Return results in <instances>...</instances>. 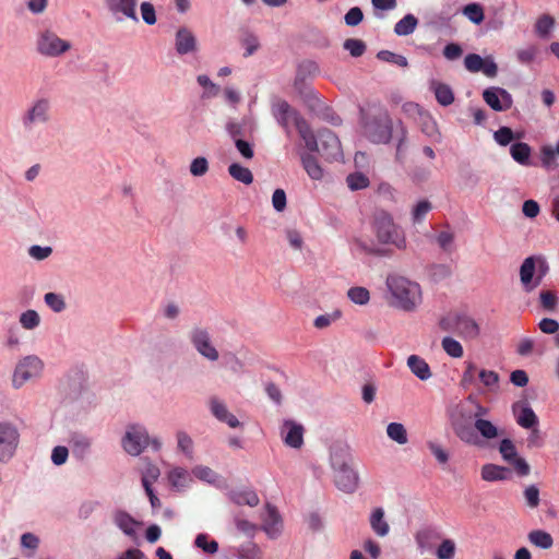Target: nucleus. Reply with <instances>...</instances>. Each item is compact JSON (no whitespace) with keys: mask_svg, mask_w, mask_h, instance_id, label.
<instances>
[{"mask_svg":"<svg viewBox=\"0 0 559 559\" xmlns=\"http://www.w3.org/2000/svg\"><path fill=\"white\" fill-rule=\"evenodd\" d=\"M237 556L239 559H262L263 557L260 547L252 542L239 546L237 548Z\"/></svg>","mask_w":559,"mask_h":559,"instance_id":"42","label":"nucleus"},{"mask_svg":"<svg viewBox=\"0 0 559 559\" xmlns=\"http://www.w3.org/2000/svg\"><path fill=\"white\" fill-rule=\"evenodd\" d=\"M370 292L366 287L362 286H356L352 287V302L359 305V306H366L370 301Z\"/></svg>","mask_w":559,"mask_h":559,"instance_id":"51","label":"nucleus"},{"mask_svg":"<svg viewBox=\"0 0 559 559\" xmlns=\"http://www.w3.org/2000/svg\"><path fill=\"white\" fill-rule=\"evenodd\" d=\"M71 48L69 41L61 39L55 33L46 31L37 39V50L46 57H58Z\"/></svg>","mask_w":559,"mask_h":559,"instance_id":"13","label":"nucleus"},{"mask_svg":"<svg viewBox=\"0 0 559 559\" xmlns=\"http://www.w3.org/2000/svg\"><path fill=\"white\" fill-rule=\"evenodd\" d=\"M176 51L179 55H187L197 50V38L187 27H180L175 38Z\"/></svg>","mask_w":559,"mask_h":559,"instance_id":"23","label":"nucleus"},{"mask_svg":"<svg viewBox=\"0 0 559 559\" xmlns=\"http://www.w3.org/2000/svg\"><path fill=\"white\" fill-rule=\"evenodd\" d=\"M484 100L496 111H504L511 108L513 99L511 94L501 87H490L483 93Z\"/></svg>","mask_w":559,"mask_h":559,"instance_id":"18","label":"nucleus"},{"mask_svg":"<svg viewBox=\"0 0 559 559\" xmlns=\"http://www.w3.org/2000/svg\"><path fill=\"white\" fill-rule=\"evenodd\" d=\"M228 174L237 181L245 185H251L253 182V175L247 167L241 166L238 163H233L228 167Z\"/></svg>","mask_w":559,"mask_h":559,"instance_id":"34","label":"nucleus"},{"mask_svg":"<svg viewBox=\"0 0 559 559\" xmlns=\"http://www.w3.org/2000/svg\"><path fill=\"white\" fill-rule=\"evenodd\" d=\"M312 139L314 143L310 146H306L309 151L320 153L321 156L329 162L343 160L344 154L341 142L331 130H319L317 135L312 133Z\"/></svg>","mask_w":559,"mask_h":559,"instance_id":"7","label":"nucleus"},{"mask_svg":"<svg viewBox=\"0 0 559 559\" xmlns=\"http://www.w3.org/2000/svg\"><path fill=\"white\" fill-rule=\"evenodd\" d=\"M511 408L515 421L520 427L524 429L538 427V417L527 402H515L512 404Z\"/></svg>","mask_w":559,"mask_h":559,"instance_id":"19","label":"nucleus"},{"mask_svg":"<svg viewBox=\"0 0 559 559\" xmlns=\"http://www.w3.org/2000/svg\"><path fill=\"white\" fill-rule=\"evenodd\" d=\"M44 299L46 305L55 312H61L66 309V301L59 294L47 293Z\"/></svg>","mask_w":559,"mask_h":559,"instance_id":"49","label":"nucleus"},{"mask_svg":"<svg viewBox=\"0 0 559 559\" xmlns=\"http://www.w3.org/2000/svg\"><path fill=\"white\" fill-rule=\"evenodd\" d=\"M447 330H451L465 341H474L480 335L477 321L464 312H455L443 320Z\"/></svg>","mask_w":559,"mask_h":559,"instance_id":"10","label":"nucleus"},{"mask_svg":"<svg viewBox=\"0 0 559 559\" xmlns=\"http://www.w3.org/2000/svg\"><path fill=\"white\" fill-rule=\"evenodd\" d=\"M465 68L469 72H483L489 78H493L497 74L498 68L491 58L483 59L479 55L469 53L464 60Z\"/></svg>","mask_w":559,"mask_h":559,"instance_id":"20","label":"nucleus"},{"mask_svg":"<svg viewBox=\"0 0 559 559\" xmlns=\"http://www.w3.org/2000/svg\"><path fill=\"white\" fill-rule=\"evenodd\" d=\"M209 170V162L205 157H197L190 164V173L192 176L201 177Z\"/></svg>","mask_w":559,"mask_h":559,"instance_id":"56","label":"nucleus"},{"mask_svg":"<svg viewBox=\"0 0 559 559\" xmlns=\"http://www.w3.org/2000/svg\"><path fill=\"white\" fill-rule=\"evenodd\" d=\"M463 14L474 24H480L485 17L483 7L478 3H469L465 5Z\"/></svg>","mask_w":559,"mask_h":559,"instance_id":"45","label":"nucleus"},{"mask_svg":"<svg viewBox=\"0 0 559 559\" xmlns=\"http://www.w3.org/2000/svg\"><path fill=\"white\" fill-rule=\"evenodd\" d=\"M499 452L503 461L510 464L519 476L524 477L530 474L531 467L528 463L518 453L515 444L511 439L504 438L500 441Z\"/></svg>","mask_w":559,"mask_h":559,"instance_id":"12","label":"nucleus"},{"mask_svg":"<svg viewBox=\"0 0 559 559\" xmlns=\"http://www.w3.org/2000/svg\"><path fill=\"white\" fill-rule=\"evenodd\" d=\"M525 503L531 509H536L540 503L539 489L536 485H528L523 491Z\"/></svg>","mask_w":559,"mask_h":559,"instance_id":"46","label":"nucleus"},{"mask_svg":"<svg viewBox=\"0 0 559 559\" xmlns=\"http://www.w3.org/2000/svg\"><path fill=\"white\" fill-rule=\"evenodd\" d=\"M342 316H343L342 311L338 309H335L332 312L324 313V314L317 317L313 321V325L320 330L325 329V328L330 326L332 323L338 321L342 318Z\"/></svg>","mask_w":559,"mask_h":559,"instance_id":"44","label":"nucleus"},{"mask_svg":"<svg viewBox=\"0 0 559 559\" xmlns=\"http://www.w3.org/2000/svg\"><path fill=\"white\" fill-rule=\"evenodd\" d=\"M361 127L365 136L373 143H386L391 139L392 123L389 115L378 106L361 108Z\"/></svg>","mask_w":559,"mask_h":559,"instance_id":"3","label":"nucleus"},{"mask_svg":"<svg viewBox=\"0 0 559 559\" xmlns=\"http://www.w3.org/2000/svg\"><path fill=\"white\" fill-rule=\"evenodd\" d=\"M555 19L548 14H544L538 17L535 23V33L538 37L547 39L550 37L551 32L555 27Z\"/></svg>","mask_w":559,"mask_h":559,"instance_id":"32","label":"nucleus"},{"mask_svg":"<svg viewBox=\"0 0 559 559\" xmlns=\"http://www.w3.org/2000/svg\"><path fill=\"white\" fill-rule=\"evenodd\" d=\"M40 318L35 310H27L20 317L21 325L26 330H33L39 325Z\"/></svg>","mask_w":559,"mask_h":559,"instance_id":"50","label":"nucleus"},{"mask_svg":"<svg viewBox=\"0 0 559 559\" xmlns=\"http://www.w3.org/2000/svg\"><path fill=\"white\" fill-rule=\"evenodd\" d=\"M430 90L435 93V96L440 105L449 106L453 103L454 95L449 85L438 81H432L430 83Z\"/></svg>","mask_w":559,"mask_h":559,"instance_id":"30","label":"nucleus"},{"mask_svg":"<svg viewBox=\"0 0 559 559\" xmlns=\"http://www.w3.org/2000/svg\"><path fill=\"white\" fill-rule=\"evenodd\" d=\"M539 301L544 309L554 311L558 305V295L554 290H542L539 293Z\"/></svg>","mask_w":559,"mask_h":559,"instance_id":"48","label":"nucleus"},{"mask_svg":"<svg viewBox=\"0 0 559 559\" xmlns=\"http://www.w3.org/2000/svg\"><path fill=\"white\" fill-rule=\"evenodd\" d=\"M319 72L318 64L311 60L302 61L297 69L295 85L302 83L306 79L316 75Z\"/></svg>","mask_w":559,"mask_h":559,"instance_id":"33","label":"nucleus"},{"mask_svg":"<svg viewBox=\"0 0 559 559\" xmlns=\"http://www.w3.org/2000/svg\"><path fill=\"white\" fill-rule=\"evenodd\" d=\"M431 210V204L427 200L419 201L412 211L414 222H420Z\"/></svg>","mask_w":559,"mask_h":559,"instance_id":"59","label":"nucleus"},{"mask_svg":"<svg viewBox=\"0 0 559 559\" xmlns=\"http://www.w3.org/2000/svg\"><path fill=\"white\" fill-rule=\"evenodd\" d=\"M540 207L535 200H526L522 205V213L527 218H535L538 216Z\"/></svg>","mask_w":559,"mask_h":559,"instance_id":"63","label":"nucleus"},{"mask_svg":"<svg viewBox=\"0 0 559 559\" xmlns=\"http://www.w3.org/2000/svg\"><path fill=\"white\" fill-rule=\"evenodd\" d=\"M549 272L547 259L542 254L525 258L520 266V283L525 293H532Z\"/></svg>","mask_w":559,"mask_h":559,"instance_id":"5","label":"nucleus"},{"mask_svg":"<svg viewBox=\"0 0 559 559\" xmlns=\"http://www.w3.org/2000/svg\"><path fill=\"white\" fill-rule=\"evenodd\" d=\"M389 305L404 312H413L423 302L420 285L400 274H390L385 280Z\"/></svg>","mask_w":559,"mask_h":559,"instance_id":"1","label":"nucleus"},{"mask_svg":"<svg viewBox=\"0 0 559 559\" xmlns=\"http://www.w3.org/2000/svg\"><path fill=\"white\" fill-rule=\"evenodd\" d=\"M271 114L278 126L284 129L288 138L292 136L293 127H295L300 138L305 141L306 146H310L314 143L312 139V131L308 122L296 108L288 104V102L282 98L273 99L271 104Z\"/></svg>","mask_w":559,"mask_h":559,"instance_id":"2","label":"nucleus"},{"mask_svg":"<svg viewBox=\"0 0 559 559\" xmlns=\"http://www.w3.org/2000/svg\"><path fill=\"white\" fill-rule=\"evenodd\" d=\"M477 378L488 392H495L499 385V374L490 369L478 368Z\"/></svg>","mask_w":559,"mask_h":559,"instance_id":"31","label":"nucleus"},{"mask_svg":"<svg viewBox=\"0 0 559 559\" xmlns=\"http://www.w3.org/2000/svg\"><path fill=\"white\" fill-rule=\"evenodd\" d=\"M190 341L197 352L204 358L216 361L219 357L217 349L211 343L210 333L202 328H194L190 332Z\"/></svg>","mask_w":559,"mask_h":559,"instance_id":"15","label":"nucleus"},{"mask_svg":"<svg viewBox=\"0 0 559 559\" xmlns=\"http://www.w3.org/2000/svg\"><path fill=\"white\" fill-rule=\"evenodd\" d=\"M371 4L376 11V15L382 17L383 15L380 12L394 10L397 2L396 0H371Z\"/></svg>","mask_w":559,"mask_h":559,"instance_id":"60","label":"nucleus"},{"mask_svg":"<svg viewBox=\"0 0 559 559\" xmlns=\"http://www.w3.org/2000/svg\"><path fill=\"white\" fill-rule=\"evenodd\" d=\"M109 12L116 16V21L121 22L123 19L132 20L138 23L136 14L138 0H105Z\"/></svg>","mask_w":559,"mask_h":559,"instance_id":"16","label":"nucleus"},{"mask_svg":"<svg viewBox=\"0 0 559 559\" xmlns=\"http://www.w3.org/2000/svg\"><path fill=\"white\" fill-rule=\"evenodd\" d=\"M368 523L376 536L383 538L390 534L391 527L382 507L371 509L368 516Z\"/></svg>","mask_w":559,"mask_h":559,"instance_id":"22","label":"nucleus"},{"mask_svg":"<svg viewBox=\"0 0 559 559\" xmlns=\"http://www.w3.org/2000/svg\"><path fill=\"white\" fill-rule=\"evenodd\" d=\"M377 56L382 61L394 63L402 68H405L408 64L407 59L404 56L394 53L389 50L379 51Z\"/></svg>","mask_w":559,"mask_h":559,"instance_id":"52","label":"nucleus"},{"mask_svg":"<svg viewBox=\"0 0 559 559\" xmlns=\"http://www.w3.org/2000/svg\"><path fill=\"white\" fill-rule=\"evenodd\" d=\"M478 367L473 361H465V367L460 380V384L463 389H469L476 384Z\"/></svg>","mask_w":559,"mask_h":559,"instance_id":"41","label":"nucleus"},{"mask_svg":"<svg viewBox=\"0 0 559 559\" xmlns=\"http://www.w3.org/2000/svg\"><path fill=\"white\" fill-rule=\"evenodd\" d=\"M528 542L540 549L547 550L554 546V538L550 533L544 530H533L527 534Z\"/></svg>","mask_w":559,"mask_h":559,"instance_id":"29","label":"nucleus"},{"mask_svg":"<svg viewBox=\"0 0 559 559\" xmlns=\"http://www.w3.org/2000/svg\"><path fill=\"white\" fill-rule=\"evenodd\" d=\"M348 447L346 443L336 442L331 448V465L334 472L336 487L347 492L349 489V473L347 469Z\"/></svg>","mask_w":559,"mask_h":559,"instance_id":"8","label":"nucleus"},{"mask_svg":"<svg viewBox=\"0 0 559 559\" xmlns=\"http://www.w3.org/2000/svg\"><path fill=\"white\" fill-rule=\"evenodd\" d=\"M388 437L397 444H406L408 441L407 431L401 423H390L386 427Z\"/></svg>","mask_w":559,"mask_h":559,"instance_id":"38","label":"nucleus"},{"mask_svg":"<svg viewBox=\"0 0 559 559\" xmlns=\"http://www.w3.org/2000/svg\"><path fill=\"white\" fill-rule=\"evenodd\" d=\"M373 228L380 242L393 245L399 249L405 248V237L402 230L394 224L390 214L385 212L377 213Z\"/></svg>","mask_w":559,"mask_h":559,"instance_id":"6","label":"nucleus"},{"mask_svg":"<svg viewBox=\"0 0 559 559\" xmlns=\"http://www.w3.org/2000/svg\"><path fill=\"white\" fill-rule=\"evenodd\" d=\"M531 152L528 144L523 142L514 143L510 147L512 158L521 165H528Z\"/></svg>","mask_w":559,"mask_h":559,"instance_id":"39","label":"nucleus"},{"mask_svg":"<svg viewBox=\"0 0 559 559\" xmlns=\"http://www.w3.org/2000/svg\"><path fill=\"white\" fill-rule=\"evenodd\" d=\"M480 476L485 481H502L511 478V472L508 467L487 463L481 466Z\"/></svg>","mask_w":559,"mask_h":559,"instance_id":"24","label":"nucleus"},{"mask_svg":"<svg viewBox=\"0 0 559 559\" xmlns=\"http://www.w3.org/2000/svg\"><path fill=\"white\" fill-rule=\"evenodd\" d=\"M281 518L275 507L270 503L265 507L263 530L270 537H275L280 532Z\"/></svg>","mask_w":559,"mask_h":559,"instance_id":"27","label":"nucleus"},{"mask_svg":"<svg viewBox=\"0 0 559 559\" xmlns=\"http://www.w3.org/2000/svg\"><path fill=\"white\" fill-rule=\"evenodd\" d=\"M495 141L502 146L508 145L514 139L512 130L508 127H501L493 133Z\"/></svg>","mask_w":559,"mask_h":559,"instance_id":"57","label":"nucleus"},{"mask_svg":"<svg viewBox=\"0 0 559 559\" xmlns=\"http://www.w3.org/2000/svg\"><path fill=\"white\" fill-rule=\"evenodd\" d=\"M51 253H52V248L49 246L41 247L38 245H34V246L29 247V249H28V254L33 259L38 260V261L47 259Z\"/></svg>","mask_w":559,"mask_h":559,"instance_id":"61","label":"nucleus"},{"mask_svg":"<svg viewBox=\"0 0 559 559\" xmlns=\"http://www.w3.org/2000/svg\"><path fill=\"white\" fill-rule=\"evenodd\" d=\"M364 551L370 556L371 559H379L381 556V546L372 537H367L361 544Z\"/></svg>","mask_w":559,"mask_h":559,"instance_id":"54","label":"nucleus"},{"mask_svg":"<svg viewBox=\"0 0 559 559\" xmlns=\"http://www.w3.org/2000/svg\"><path fill=\"white\" fill-rule=\"evenodd\" d=\"M454 431L462 442L478 448L484 447L485 442L498 439L501 435V430L485 418H476L474 426L457 425L454 427Z\"/></svg>","mask_w":559,"mask_h":559,"instance_id":"4","label":"nucleus"},{"mask_svg":"<svg viewBox=\"0 0 559 559\" xmlns=\"http://www.w3.org/2000/svg\"><path fill=\"white\" fill-rule=\"evenodd\" d=\"M406 365L411 372L421 381H427L432 377V371L428 362L418 355L408 356Z\"/></svg>","mask_w":559,"mask_h":559,"instance_id":"25","label":"nucleus"},{"mask_svg":"<svg viewBox=\"0 0 559 559\" xmlns=\"http://www.w3.org/2000/svg\"><path fill=\"white\" fill-rule=\"evenodd\" d=\"M210 408L212 414L221 421L226 423L230 428H237L240 426L239 420L235 415L228 412L226 405L216 397H212L210 401Z\"/></svg>","mask_w":559,"mask_h":559,"instance_id":"26","label":"nucleus"},{"mask_svg":"<svg viewBox=\"0 0 559 559\" xmlns=\"http://www.w3.org/2000/svg\"><path fill=\"white\" fill-rule=\"evenodd\" d=\"M556 152L550 145H544L540 148V163L542 166L547 170H554L558 167L556 159Z\"/></svg>","mask_w":559,"mask_h":559,"instance_id":"43","label":"nucleus"},{"mask_svg":"<svg viewBox=\"0 0 559 559\" xmlns=\"http://www.w3.org/2000/svg\"><path fill=\"white\" fill-rule=\"evenodd\" d=\"M441 347L451 358L459 359L464 355V348L462 344L451 336H445L441 340Z\"/></svg>","mask_w":559,"mask_h":559,"instance_id":"36","label":"nucleus"},{"mask_svg":"<svg viewBox=\"0 0 559 559\" xmlns=\"http://www.w3.org/2000/svg\"><path fill=\"white\" fill-rule=\"evenodd\" d=\"M158 451L162 443L157 439H150L146 429L140 425L129 426L122 438V447L131 455H139L148 445Z\"/></svg>","mask_w":559,"mask_h":559,"instance_id":"9","label":"nucleus"},{"mask_svg":"<svg viewBox=\"0 0 559 559\" xmlns=\"http://www.w3.org/2000/svg\"><path fill=\"white\" fill-rule=\"evenodd\" d=\"M116 525L128 536H134V526L136 522L134 519L123 511H119L115 514Z\"/></svg>","mask_w":559,"mask_h":559,"instance_id":"37","label":"nucleus"},{"mask_svg":"<svg viewBox=\"0 0 559 559\" xmlns=\"http://www.w3.org/2000/svg\"><path fill=\"white\" fill-rule=\"evenodd\" d=\"M436 555L439 559H452L455 555V543L452 539H444L437 548Z\"/></svg>","mask_w":559,"mask_h":559,"instance_id":"53","label":"nucleus"},{"mask_svg":"<svg viewBox=\"0 0 559 559\" xmlns=\"http://www.w3.org/2000/svg\"><path fill=\"white\" fill-rule=\"evenodd\" d=\"M418 25V20L413 14H406L394 26V33L399 36L412 34Z\"/></svg>","mask_w":559,"mask_h":559,"instance_id":"35","label":"nucleus"},{"mask_svg":"<svg viewBox=\"0 0 559 559\" xmlns=\"http://www.w3.org/2000/svg\"><path fill=\"white\" fill-rule=\"evenodd\" d=\"M538 52V48L534 45L520 49L516 52L518 60L522 63L533 61Z\"/></svg>","mask_w":559,"mask_h":559,"instance_id":"62","label":"nucleus"},{"mask_svg":"<svg viewBox=\"0 0 559 559\" xmlns=\"http://www.w3.org/2000/svg\"><path fill=\"white\" fill-rule=\"evenodd\" d=\"M229 498L238 506L255 507L259 504L260 499L257 492L252 489H236L229 492Z\"/></svg>","mask_w":559,"mask_h":559,"instance_id":"28","label":"nucleus"},{"mask_svg":"<svg viewBox=\"0 0 559 559\" xmlns=\"http://www.w3.org/2000/svg\"><path fill=\"white\" fill-rule=\"evenodd\" d=\"M49 102L47 99H38L26 111L23 117V124L25 128H31L35 123H45L49 119Z\"/></svg>","mask_w":559,"mask_h":559,"instance_id":"21","label":"nucleus"},{"mask_svg":"<svg viewBox=\"0 0 559 559\" xmlns=\"http://www.w3.org/2000/svg\"><path fill=\"white\" fill-rule=\"evenodd\" d=\"M17 443V429L9 423L0 421V461H9L13 456Z\"/></svg>","mask_w":559,"mask_h":559,"instance_id":"14","label":"nucleus"},{"mask_svg":"<svg viewBox=\"0 0 559 559\" xmlns=\"http://www.w3.org/2000/svg\"><path fill=\"white\" fill-rule=\"evenodd\" d=\"M194 545L206 554H215L218 550V543L214 539L209 540L206 534H199L195 537Z\"/></svg>","mask_w":559,"mask_h":559,"instance_id":"47","label":"nucleus"},{"mask_svg":"<svg viewBox=\"0 0 559 559\" xmlns=\"http://www.w3.org/2000/svg\"><path fill=\"white\" fill-rule=\"evenodd\" d=\"M140 10L142 19L147 25H154L156 23L155 8L151 2H142Z\"/></svg>","mask_w":559,"mask_h":559,"instance_id":"58","label":"nucleus"},{"mask_svg":"<svg viewBox=\"0 0 559 559\" xmlns=\"http://www.w3.org/2000/svg\"><path fill=\"white\" fill-rule=\"evenodd\" d=\"M301 162L305 170L311 179L320 180L322 178L323 170L314 156L306 154L301 157Z\"/></svg>","mask_w":559,"mask_h":559,"instance_id":"40","label":"nucleus"},{"mask_svg":"<svg viewBox=\"0 0 559 559\" xmlns=\"http://www.w3.org/2000/svg\"><path fill=\"white\" fill-rule=\"evenodd\" d=\"M304 426L295 420L285 419L281 426L282 439L289 448L300 449L304 445Z\"/></svg>","mask_w":559,"mask_h":559,"instance_id":"17","label":"nucleus"},{"mask_svg":"<svg viewBox=\"0 0 559 559\" xmlns=\"http://www.w3.org/2000/svg\"><path fill=\"white\" fill-rule=\"evenodd\" d=\"M44 369L43 360L36 355H28L19 360L15 366L12 385L22 388L27 381L39 378Z\"/></svg>","mask_w":559,"mask_h":559,"instance_id":"11","label":"nucleus"},{"mask_svg":"<svg viewBox=\"0 0 559 559\" xmlns=\"http://www.w3.org/2000/svg\"><path fill=\"white\" fill-rule=\"evenodd\" d=\"M538 328L545 334H556L559 331V323L555 319L544 318L539 321Z\"/></svg>","mask_w":559,"mask_h":559,"instance_id":"64","label":"nucleus"},{"mask_svg":"<svg viewBox=\"0 0 559 559\" xmlns=\"http://www.w3.org/2000/svg\"><path fill=\"white\" fill-rule=\"evenodd\" d=\"M159 475V468L154 464H148L142 475L143 487H152V484L157 480Z\"/></svg>","mask_w":559,"mask_h":559,"instance_id":"55","label":"nucleus"}]
</instances>
